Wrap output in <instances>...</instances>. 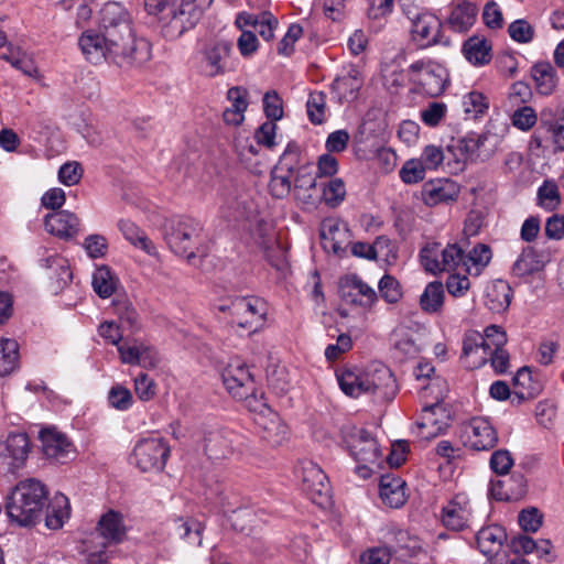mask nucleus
I'll use <instances>...</instances> for the list:
<instances>
[{"label":"nucleus","mask_w":564,"mask_h":564,"mask_svg":"<svg viewBox=\"0 0 564 564\" xmlns=\"http://www.w3.org/2000/svg\"><path fill=\"white\" fill-rule=\"evenodd\" d=\"M47 506V490L40 480L25 479L15 485L8 497L7 513L11 521L29 527L41 518Z\"/></svg>","instance_id":"3"},{"label":"nucleus","mask_w":564,"mask_h":564,"mask_svg":"<svg viewBox=\"0 0 564 564\" xmlns=\"http://www.w3.org/2000/svg\"><path fill=\"white\" fill-rule=\"evenodd\" d=\"M489 491L499 501L519 500L527 491V480L521 473H513L505 479L491 480Z\"/></svg>","instance_id":"22"},{"label":"nucleus","mask_w":564,"mask_h":564,"mask_svg":"<svg viewBox=\"0 0 564 564\" xmlns=\"http://www.w3.org/2000/svg\"><path fill=\"white\" fill-rule=\"evenodd\" d=\"M421 263L424 269L433 274L464 268L465 250L458 243H448L441 248L440 243L425 246L420 252Z\"/></svg>","instance_id":"11"},{"label":"nucleus","mask_w":564,"mask_h":564,"mask_svg":"<svg viewBox=\"0 0 564 564\" xmlns=\"http://www.w3.org/2000/svg\"><path fill=\"white\" fill-rule=\"evenodd\" d=\"M369 393L380 394L382 397L394 395L397 390L395 379L387 367L376 369L373 373H368Z\"/></svg>","instance_id":"40"},{"label":"nucleus","mask_w":564,"mask_h":564,"mask_svg":"<svg viewBox=\"0 0 564 564\" xmlns=\"http://www.w3.org/2000/svg\"><path fill=\"white\" fill-rule=\"evenodd\" d=\"M99 15V31L131 51L132 59L137 61V64H143L150 59V43L144 39L134 37L130 14L120 3H105Z\"/></svg>","instance_id":"2"},{"label":"nucleus","mask_w":564,"mask_h":564,"mask_svg":"<svg viewBox=\"0 0 564 564\" xmlns=\"http://www.w3.org/2000/svg\"><path fill=\"white\" fill-rule=\"evenodd\" d=\"M492 257L489 246L477 243L468 253L465 252L464 271L468 274L478 275L488 265Z\"/></svg>","instance_id":"42"},{"label":"nucleus","mask_w":564,"mask_h":564,"mask_svg":"<svg viewBox=\"0 0 564 564\" xmlns=\"http://www.w3.org/2000/svg\"><path fill=\"white\" fill-rule=\"evenodd\" d=\"M97 529L101 536L111 543H120L126 538L123 517L115 510H109L101 516Z\"/></svg>","instance_id":"35"},{"label":"nucleus","mask_w":564,"mask_h":564,"mask_svg":"<svg viewBox=\"0 0 564 564\" xmlns=\"http://www.w3.org/2000/svg\"><path fill=\"white\" fill-rule=\"evenodd\" d=\"M512 290L501 280L495 281L487 291L486 305L494 313L505 312L511 303Z\"/></svg>","instance_id":"39"},{"label":"nucleus","mask_w":564,"mask_h":564,"mask_svg":"<svg viewBox=\"0 0 564 564\" xmlns=\"http://www.w3.org/2000/svg\"><path fill=\"white\" fill-rule=\"evenodd\" d=\"M170 455V447L162 437L140 440L133 448L137 467L143 471H161Z\"/></svg>","instance_id":"12"},{"label":"nucleus","mask_w":564,"mask_h":564,"mask_svg":"<svg viewBox=\"0 0 564 564\" xmlns=\"http://www.w3.org/2000/svg\"><path fill=\"white\" fill-rule=\"evenodd\" d=\"M471 507L462 496H456L442 509V523L452 531H462L471 523Z\"/></svg>","instance_id":"21"},{"label":"nucleus","mask_w":564,"mask_h":564,"mask_svg":"<svg viewBox=\"0 0 564 564\" xmlns=\"http://www.w3.org/2000/svg\"><path fill=\"white\" fill-rule=\"evenodd\" d=\"M425 170L426 167L420 159H412L404 163L400 171V177L406 184H414L424 178Z\"/></svg>","instance_id":"58"},{"label":"nucleus","mask_w":564,"mask_h":564,"mask_svg":"<svg viewBox=\"0 0 564 564\" xmlns=\"http://www.w3.org/2000/svg\"><path fill=\"white\" fill-rule=\"evenodd\" d=\"M235 23L238 29L251 26L265 41L273 39L274 30L278 26L276 18L269 11H263L259 14L241 12L237 15Z\"/></svg>","instance_id":"27"},{"label":"nucleus","mask_w":564,"mask_h":564,"mask_svg":"<svg viewBox=\"0 0 564 564\" xmlns=\"http://www.w3.org/2000/svg\"><path fill=\"white\" fill-rule=\"evenodd\" d=\"M508 33L516 42L529 43L533 40L534 29L527 20L520 19L509 25Z\"/></svg>","instance_id":"59"},{"label":"nucleus","mask_w":564,"mask_h":564,"mask_svg":"<svg viewBox=\"0 0 564 564\" xmlns=\"http://www.w3.org/2000/svg\"><path fill=\"white\" fill-rule=\"evenodd\" d=\"M19 345L14 339L0 338V377L11 375L19 367Z\"/></svg>","instance_id":"43"},{"label":"nucleus","mask_w":564,"mask_h":564,"mask_svg":"<svg viewBox=\"0 0 564 564\" xmlns=\"http://www.w3.org/2000/svg\"><path fill=\"white\" fill-rule=\"evenodd\" d=\"M406 73L413 90L431 98L441 96L449 85L447 68L431 58L413 62Z\"/></svg>","instance_id":"6"},{"label":"nucleus","mask_w":564,"mask_h":564,"mask_svg":"<svg viewBox=\"0 0 564 564\" xmlns=\"http://www.w3.org/2000/svg\"><path fill=\"white\" fill-rule=\"evenodd\" d=\"M30 452V441L26 433H10L0 442V456L12 459V465L19 467L24 463Z\"/></svg>","instance_id":"29"},{"label":"nucleus","mask_w":564,"mask_h":564,"mask_svg":"<svg viewBox=\"0 0 564 564\" xmlns=\"http://www.w3.org/2000/svg\"><path fill=\"white\" fill-rule=\"evenodd\" d=\"M506 540L507 533L499 525L481 528L476 535L478 549L487 557L497 555Z\"/></svg>","instance_id":"32"},{"label":"nucleus","mask_w":564,"mask_h":564,"mask_svg":"<svg viewBox=\"0 0 564 564\" xmlns=\"http://www.w3.org/2000/svg\"><path fill=\"white\" fill-rule=\"evenodd\" d=\"M361 85L362 82L358 78L357 72H352L335 79L332 88L338 94L340 100L352 101L357 98Z\"/></svg>","instance_id":"48"},{"label":"nucleus","mask_w":564,"mask_h":564,"mask_svg":"<svg viewBox=\"0 0 564 564\" xmlns=\"http://www.w3.org/2000/svg\"><path fill=\"white\" fill-rule=\"evenodd\" d=\"M444 296L445 292L442 282H430L420 296L422 311L429 314L438 313L442 310Z\"/></svg>","instance_id":"44"},{"label":"nucleus","mask_w":564,"mask_h":564,"mask_svg":"<svg viewBox=\"0 0 564 564\" xmlns=\"http://www.w3.org/2000/svg\"><path fill=\"white\" fill-rule=\"evenodd\" d=\"M202 225L191 217L172 219L165 227V240L171 250L187 259L195 257L202 241Z\"/></svg>","instance_id":"7"},{"label":"nucleus","mask_w":564,"mask_h":564,"mask_svg":"<svg viewBox=\"0 0 564 564\" xmlns=\"http://www.w3.org/2000/svg\"><path fill=\"white\" fill-rule=\"evenodd\" d=\"M449 419L448 411L438 398L434 403L424 405L421 421L417 422L421 438L430 440L444 433L449 425Z\"/></svg>","instance_id":"18"},{"label":"nucleus","mask_w":564,"mask_h":564,"mask_svg":"<svg viewBox=\"0 0 564 564\" xmlns=\"http://www.w3.org/2000/svg\"><path fill=\"white\" fill-rule=\"evenodd\" d=\"M463 54L474 65H485L491 61V44L484 37L471 36L463 45Z\"/></svg>","instance_id":"38"},{"label":"nucleus","mask_w":564,"mask_h":564,"mask_svg":"<svg viewBox=\"0 0 564 564\" xmlns=\"http://www.w3.org/2000/svg\"><path fill=\"white\" fill-rule=\"evenodd\" d=\"M44 224L50 234L62 239H70L78 232L79 219L68 210H57L46 215Z\"/></svg>","instance_id":"26"},{"label":"nucleus","mask_w":564,"mask_h":564,"mask_svg":"<svg viewBox=\"0 0 564 564\" xmlns=\"http://www.w3.org/2000/svg\"><path fill=\"white\" fill-rule=\"evenodd\" d=\"M536 122V113L533 108L523 106L512 115V124L520 130L527 131Z\"/></svg>","instance_id":"63"},{"label":"nucleus","mask_w":564,"mask_h":564,"mask_svg":"<svg viewBox=\"0 0 564 564\" xmlns=\"http://www.w3.org/2000/svg\"><path fill=\"white\" fill-rule=\"evenodd\" d=\"M302 490L308 499L322 508L330 503V486L322 468L311 460L302 464Z\"/></svg>","instance_id":"14"},{"label":"nucleus","mask_w":564,"mask_h":564,"mask_svg":"<svg viewBox=\"0 0 564 564\" xmlns=\"http://www.w3.org/2000/svg\"><path fill=\"white\" fill-rule=\"evenodd\" d=\"M512 466H513V458L509 451L497 449L491 454L490 468L497 475H500V476L508 475Z\"/></svg>","instance_id":"60"},{"label":"nucleus","mask_w":564,"mask_h":564,"mask_svg":"<svg viewBox=\"0 0 564 564\" xmlns=\"http://www.w3.org/2000/svg\"><path fill=\"white\" fill-rule=\"evenodd\" d=\"M476 17V6L470 2H462L453 7L446 23L453 31L463 33L474 25Z\"/></svg>","instance_id":"36"},{"label":"nucleus","mask_w":564,"mask_h":564,"mask_svg":"<svg viewBox=\"0 0 564 564\" xmlns=\"http://www.w3.org/2000/svg\"><path fill=\"white\" fill-rule=\"evenodd\" d=\"M420 161L426 167V170H435L442 163L446 162V165L449 167L453 173V161L451 154L444 152L442 148L436 145H426L423 149Z\"/></svg>","instance_id":"50"},{"label":"nucleus","mask_w":564,"mask_h":564,"mask_svg":"<svg viewBox=\"0 0 564 564\" xmlns=\"http://www.w3.org/2000/svg\"><path fill=\"white\" fill-rule=\"evenodd\" d=\"M108 400L111 406L122 411L130 408L132 394L128 389L121 386H115L109 391Z\"/></svg>","instance_id":"64"},{"label":"nucleus","mask_w":564,"mask_h":564,"mask_svg":"<svg viewBox=\"0 0 564 564\" xmlns=\"http://www.w3.org/2000/svg\"><path fill=\"white\" fill-rule=\"evenodd\" d=\"M323 200L332 208L337 207L346 196V187L341 178H332L322 184Z\"/></svg>","instance_id":"53"},{"label":"nucleus","mask_w":564,"mask_h":564,"mask_svg":"<svg viewBox=\"0 0 564 564\" xmlns=\"http://www.w3.org/2000/svg\"><path fill=\"white\" fill-rule=\"evenodd\" d=\"M405 482L399 477L383 475L380 479L379 494L384 505L391 508H400L405 501Z\"/></svg>","instance_id":"34"},{"label":"nucleus","mask_w":564,"mask_h":564,"mask_svg":"<svg viewBox=\"0 0 564 564\" xmlns=\"http://www.w3.org/2000/svg\"><path fill=\"white\" fill-rule=\"evenodd\" d=\"M379 293L380 296L390 304L399 302L402 296L401 288L398 280L390 275L384 274L379 281Z\"/></svg>","instance_id":"55"},{"label":"nucleus","mask_w":564,"mask_h":564,"mask_svg":"<svg viewBox=\"0 0 564 564\" xmlns=\"http://www.w3.org/2000/svg\"><path fill=\"white\" fill-rule=\"evenodd\" d=\"M263 110L269 119L268 121H276L283 117L282 100L276 91H268L263 96Z\"/></svg>","instance_id":"61"},{"label":"nucleus","mask_w":564,"mask_h":564,"mask_svg":"<svg viewBox=\"0 0 564 564\" xmlns=\"http://www.w3.org/2000/svg\"><path fill=\"white\" fill-rule=\"evenodd\" d=\"M513 400H518V404L528 399H533L542 391V383L534 379L529 367L520 368L513 378Z\"/></svg>","instance_id":"33"},{"label":"nucleus","mask_w":564,"mask_h":564,"mask_svg":"<svg viewBox=\"0 0 564 564\" xmlns=\"http://www.w3.org/2000/svg\"><path fill=\"white\" fill-rule=\"evenodd\" d=\"M490 344L482 334L473 330L465 334L460 360L465 368L476 369L488 361Z\"/></svg>","instance_id":"20"},{"label":"nucleus","mask_w":564,"mask_h":564,"mask_svg":"<svg viewBox=\"0 0 564 564\" xmlns=\"http://www.w3.org/2000/svg\"><path fill=\"white\" fill-rule=\"evenodd\" d=\"M458 194L457 184L448 178L427 182L421 192L422 199L427 206L456 200Z\"/></svg>","instance_id":"25"},{"label":"nucleus","mask_w":564,"mask_h":564,"mask_svg":"<svg viewBox=\"0 0 564 564\" xmlns=\"http://www.w3.org/2000/svg\"><path fill=\"white\" fill-rule=\"evenodd\" d=\"M341 433L350 455L355 460L364 464L358 470L366 477L370 471L367 465L380 463L381 453L376 437L365 429L354 425L345 426Z\"/></svg>","instance_id":"8"},{"label":"nucleus","mask_w":564,"mask_h":564,"mask_svg":"<svg viewBox=\"0 0 564 564\" xmlns=\"http://www.w3.org/2000/svg\"><path fill=\"white\" fill-rule=\"evenodd\" d=\"M306 110L312 123H323L326 112V95L323 91L311 93L306 101Z\"/></svg>","instance_id":"52"},{"label":"nucleus","mask_w":564,"mask_h":564,"mask_svg":"<svg viewBox=\"0 0 564 564\" xmlns=\"http://www.w3.org/2000/svg\"><path fill=\"white\" fill-rule=\"evenodd\" d=\"M460 437L464 445L474 451H489L498 442L496 430L485 417H473L463 424Z\"/></svg>","instance_id":"15"},{"label":"nucleus","mask_w":564,"mask_h":564,"mask_svg":"<svg viewBox=\"0 0 564 564\" xmlns=\"http://www.w3.org/2000/svg\"><path fill=\"white\" fill-rule=\"evenodd\" d=\"M69 516L68 499L64 495H57L51 505L47 506L45 524L48 529H59L65 519Z\"/></svg>","instance_id":"46"},{"label":"nucleus","mask_w":564,"mask_h":564,"mask_svg":"<svg viewBox=\"0 0 564 564\" xmlns=\"http://www.w3.org/2000/svg\"><path fill=\"white\" fill-rule=\"evenodd\" d=\"M241 400L246 402V405L250 411L258 412L260 414L257 423L264 430L262 437L272 445L281 444L286 436V426L281 424L278 414L268 408L263 399V393L261 392L258 395L257 388L254 387V392L247 399Z\"/></svg>","instance_id":"13"},{"label":"nucleus","mask_w":564,"mask_h":564,"mask_svg":"<svg viewBox=\"0 0 564 564\" xmlns=\"http://www.w3.org/2000/svg\"><path fill=\"white\" fill-rule=\"evenodd\" d=\"M489 138L486 133L469 132L458 139H453L447 145V153L453 161V173L464 170L467 161H486L492 154V149L487 147Z\"/></svg>","instance_id":"9"},{"label":"nucleus","mask_w":564,"mask_h":564,"mask_svg":"<svg viewBox=\"0 0 564 564\" xmlns=\"http://www.w3.org/2000/svg\"><path fill=\"white\" fill-rule=\"evenodd\" d=\"M295 199L303 205H314L317 194L316 176L310 167H301L294 177L293 186Z\"/></svg>","instance_id":"31"},{"label":"nucleus","mask_w":564,"mask_h":564,"mask_svg":"<svg viewBox=\"0 0 564 564\" xmlns=\"http://www.w3.org/2000/svg\"><path fill=\"white\" fill-rule=\"evenodd\" d=\"M41 265L48 271L50 288L55 294L63 291L73 279L68 260L59 254L54 253L42 259Z\"/></svg>","instance_id":"23"},{"label":"nucleus","mask_w":564,"mask_h":564,"mask_svg":"<svg viewBox=\"0 0 564 564\" xmlns=\"http://www.w3.org/2000/svg\"><path fill=\"white\" fill-rule=\"evenodd\" d=\"M339 295L346 303L364 307H371L378 300L376 291L356 274L340 280Z\"/></svg>","instance_id":"19"},{"label":"nucleus","mask_w":564,"mask_h":564,"mask_svg":"<svg viewBox=\"0 0 564 564\" xmlns=\"http://www.w3.org/2000/svg\"><path fill=\"white\" fill-rule=\"evenodd\" d=\"M203 528V524L196 519L180 518L174 521L173 533L188 544L200 545Z\"/></svg>","instance_id":"45"},{"label":"nucleus","mask_w":564,"mask_h":564,"mask_svg":"<svg viewBox=\"0 0 564 564\" xmlns=\"http://www.w3.org/2000/svg\"><path fill=\"white\" fill-rule=\"evenodd\" d=\"M443 23L432 14H420L412 23V37L421 47L448 46L451 40L442 34Z\"/></svg>","instance_id":"17"},{"label":"nucleus","mask_w":564,"mask_h":564,"mask_svg":"<svg viewBox=\"0 0 564 564\" xmlns=\"http://www.w3.org/2000/svg\"><path fill=\"white\" fill-rule=\"evenodd\" d=\"M549 262V256L534 247L527 246L522 249L518 259L512 265V274L519 278L532 275L542 271Z\"/></svg>","instance_id":"28"},{"label":"nucleus","mask_w":564,"mask_h":564,"mask_svg":"<svg viewBox=\"0 0 564 564\" xmlns=\"http://www.w3.org/2000/svg\"><path fill=\"white\" fill-rule=\"evenodd\" d=\"M231 53L232 43L229 41L206 42L197 53L199 73L209 78L226 74L231 69Z\"/></svg>","instance_id":"10"},{"label":"nucleus","mask_w":564,"mask_h":564,"mask_svg":"<svg viewBox=\"0 0 564 564\" xmlns=\"http://www.w3.org/2000/svg\"><path fill=\"white\" fill-rule=\"evenodd\" d=\"M336 378L341 391L351 398L369 393L367 372L357 368H343L336 372Z\"/></svg>","instance_id":"30"},{"label":"nucleus","mask_w":564,"mask_h":564,"mask_svg":"<svg viewBox=\"0 0 564 564\" xmlns=\"http://www.w3.org/2000/svg\"><path fill=\"white\" fill-rule=\"evenodd\" d=\"M39 436L42 442L43 453L47 458L62 462L74 453L73 444L66 435L55 429H43L40 431Z\"/></svg>","instance_id":"24"},{"label":"nucleus","mask_w":564,"mask_h":564,"mask_svg":"<svg viewBox=\"0 0 564 564\" xmlns=\"http://www.w3.org/2000/svg\"><path fill=\"white\" fill-rule=\"evenodd\" d=\"M78 45L85 58L93 64H100L104 61H110L119 66L137 65L132 59L131 51L119 45L102 31L96 32L87 30L82 33Z\"/></svg>","instance_id":"4"},{"label":"nucleus","mask_w":564,"mask_h":564,"mask_svg":"<svg viewBox=\"0 0 564 564\" xmlns=\"http://www.w3.org/2000/svg\"><path fill=\"white\" fill-rule=\"evenodd\" d=\"M228 392L236 399H247L254 392V379L249 368L239 359L232 360L221 373Z\"/></svg>","instance_id":"16"},{"label":"nucleus","mask_w":564,"mask_h":564,"mask_svg":"<svg viewBox=\"0 0 564 564\" xmlns=\"http://www.w3.org/2000/svg\"><path fill=\"white\" fill-rule=\"evenodd\" d=\"M463 107L465 113L476 119L488 109V101L481 93L471 91L464 96Z\"/></svg>","instance_id":"56"},{"label":"nucleus","mask_w":564,"mask_h":564,"mask_svg":"<svg viewBox=\"0 0 564 564\" xmlns=\"http://www.w3.org/2000/svg\"><path fill=\"white\" fill-rule=\"evenodd\" d=\"M218 310L228 315V324L238 330L249 334L258 332L265 323L268 314L263 300L254 296H240L229 300L218 306Z\"/></svg>","instance_id":"5"},{"label":"nucleus","mask_w":564,"mask_h":564,"mask_svg":"<svg viewBox=\"0 0 564 564\" xmlns=\"http://www.w3.org/2000/svg\"><path fill=\"white\" fill-rule=\"evenodd\" d=\"M301 167L308 166L300 164V148L295 143H289L275 169L276 171L285 172L293 176L297 174V170Z\"/></svg>","instance_id":"51"},{"label":"nucleus","mask_w":564,"mask_h":564,"mask_svg":"<svg viewBox=\"0 0 564 564\" xmlns=\"http://www.w3.org/2000/svg\"><path fill=\"white\" fill-rule=\"evenodd\" d=\"M117 278L107 265H101L93 274V288L101 299L110 297L117 288Z\"/></svg>","instance_id":"47"},{"label":"nucleus","mask_w":564,"mask_h":564,"mask_svg":"<svg viewBox=\"0 0 564 564\" xmlns=\"http://www.w3.org/2000/svg\"><path fill=\"white\" fill-rule=\"evenodd\" d=\"M280 171L274 170L271 173L269 191L274 198H285L292 191V175L279 174Z\"/></svg>","instance_id":"54"},{"label":"nucleus","mask_w":564,"mask_h":564,"mask_svg":"<svg viewBox=\"0 0 564 564\" xmlns=\"http://www.w3.org/2000/svg\"><path fill=\"white\" fill-rule=\"evenodd\" d=\"M118 227L124 236V238L128 241H130L134 247L143 250L145 253L150 256H154L156 253V249L152 241L142 230H140V228L134 223L121 219L118 223Z\"/></svg>","instance_id":"41"},{"label":"nucleus","mask_w":564,"mask_h":564,"mask_svg":"<svg viewBox=\"0 0 564 564\" xmlns=\"http://www.w3.org/2000/svg\"><path fill=\"white\" fill-rule=\"evenodd\" d=\"M214 0H144V8L158 17L159 28L166 40H176L193 29Z\"/></svg>","instance_id":"1"},{"label":"nucleus","mask_w":564,"mask_h":564,"mask_svg":"<svg viewBox=\"0 0 564 564\" xmlns=\"http://www.w3.org/2000/svg\"><path fill=\"white\" fill-rule=\"evenodd\" d=\"M447 106L444 102H430L426 108L421 110L422 122L431 128L437 127L445 117Z\"/></svg>","instance_id":"57"},{"label":"nucleus","mask_w":564,"mask_h":564,"mask_svg":"<svg viewBox=\"0 0 564 564\" xmlns=\"http://www.w3.org/2000/svg\"><path fill=\"white\" fill-rule=\"evenodd\" d=\"M531 76L541 95H551L557 85L556 69L550 62H538L531 68Z\"/></svg>","instance_id":"37"},{"label":"nucleus","mask_w":564,"mask_h":564,"mask_svg":"<svg viewBox=\"0 0 564 564\" xmlns=\"http://www.w3.org/2000/svg\"><path fill=\"white\" fill-rule=\"evenodd\" d=\"M83 176V169L78 162H67L58 170V180L66 186L77 184Z\"/></svg>","instance_id":"62"},{"label":"nucleus","mask_w":564,"mask_h":564,"mask_svg":"<svg viewBox=\"0 0 564 564\" xmlns=\"http://www.w3.org/2000/svg\"><path fill=\"white\" fill-rule=\"evenodd\" d=\"M538 203L547 212L555 210L561 204L558 186L553 180H545L538 188Z\"/></svg>","instance_id":"49"}]
</instances>
